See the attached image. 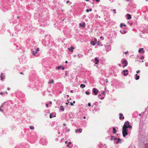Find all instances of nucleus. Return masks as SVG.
Returning a JSON list of instances; mask_svg holds the SVG:
<instances>
[{
	"instance_id": "f257e3e1",
	"label": "nucleus",
	"mask_w": 148,
	"mask_h": 148,
	"mask_svg": "<svg viewBox=\"0 0 148 148\" xmlns=\"http://www.w3.org/2000/svg\"><path fill=\"white\" fill-rule=\"evenodd\" d=\"M122 134L123 136L125 137L127 135L128 133L127 132V129L122 128Z\"/></svg>"
},
{
	"instance_id": "f03ea898",
	"label": "nucleus",
	"mask_w": 148,
	"mask_h": 148,
	"mask_svg": "<svg viewBox=\"0 0 148 148\" xmlns=\"http://www.w3.org/2000/svg\"><path fill=\"white\" fill-rule=\"evenodd\" d=\"M92 92L94 93L95 95H97L99 92V90L95 88H93L92 89Z\"/></svg>"
},
{
	"instance_id": "7ed1b4c3",
	"label": "nucleus",
	"mask_w": 148,
	"mask_h": 148,
	"mask_svg": "<svg viewBox=\"0 0 148 148\" xmlns=\"http://www.w3.org/2000/svg\"><path fill=\"white\" fill-rule=\"evenodd\" d=\"M129 122L128 121H127L125 122L124 123L123 128L125 129H127L128 125H129Z\"/></svg>"
},
{
	"instance_id": "20e7f679",
	"label": "nucleus",
	"mask_w": 148,
	"mask_h": 148,
	"mask_svg": "<svg viewBox=\"0 0 148 148\" xmlns=\"http://www.w3.org/2000/svg\"><path fill=\"white\" fill-rule=\"evenodd\" d=\"M122 64H124V65L123 66V68L127 65V61L126 60H123L122 62Z\"/></svg>"
},
{
	"instance_id": "39448f33",
	"label": "nucleus",
	"mask_w": 148,
	"mask_h": 148,
	"mask_svg": "<svg viewBox=\"0 0 148 148\" xmlns=\"http://www.w3.org/2000/svg\"><path fill=\"white\" fill-rule=\"evenodd\" d=\"M140 147L143 148H148V144L146 143H143L142 145H140Z\"/></svg>"
},
{
	"instance_id": "423d86ee",
	"label": "nucleus",
	"mask_w": 148,
	"mask_h": 148,
	"mask_svg": "<svg viewBox=\"0 0 148 148\" xmlns=\"http://www.w3.org/2000/svg\"><path fill=\"white\" fill-rule=\"evenodd\" d=\"M123 75L125 76H127L128 74V71L127 69L124 70L123 71Z\"/></svg>"
},
{
	"instance_id": "0eeeda50",
	"label": "nucleus",
	"mask_w": 148,
	"mask_h": 148,
	"mask_svg": "<svg viewBox=\"0 0 148 148\" xmlns=\"http://www.w3.org/2000/svg\"><path fill=\"white\" fill-rule=\"evenodd\" d=\"M99 60L98 59V58H95V64H98L99 62Z\"/></svg>"
},
{
	"instance_id": "6e6552de",
	"label": "nucleus",
	"mask_w": 148,
	"mask_h": 148,
	"mask_svg": "<svg viewBox=\"0 0 148 148\" xmlns=\"http://www.w3.org/2000/svg\"><path fill=\"white\" fill-rule=\"evenodd\" d=\"M0 77L1 78V80H2L5 78V76L3 75V73H1Z\"/></svg>"
},
{
	"instance_id": "1a4fd4ad",
	"label": "nucleus",
	"mask_w": 148,
	"mask_h": 148,
	"mask_svg": "<svg viewBox=\"0 0 148 148\" xmlns=\"http://www.w3.org/2000/svg\"><path fill=\"white\" fill-rule=\"evenodd\" d=\"M119 115L120 116L119 118L120 119H122L123 120L124 118V116H123V114L121 113H120L119 114Z\"/></svg>"
},
{
	"instance_id": "9d476101",
	"label": "nucleus",
	"mask_w": 148,
	"mask_h": 148,
	"mask_svg": "<svg viewBox=\"0 0 148 148\" xmlns=\"http://www.w3.org/2000/svg\"><path fill=\"white\" fill-rule=\"evenodd\" d=\"M121 139L119 138L117 139V141L116 142V144L121 143Z\"/></svg>"
},
{
	"instance_id": "9b49d317",
	"label": "nucleus",
	"mask_w": 148,
	"mask_h": 148,
	"mask_svg": "<svg viewBox=\"0 0 148 148\" xmlns=\"http://www.w3.org/2000/svg\"><path fill=\"white\" fill-rule=\"evenodd\" d=\"M56 114H55L52 113L50 114L49 117L50 118H52L53 117H56Z\"/></svg>"
},
{
	"instance_id": "f8f14e48",
	"label": "nucleus",
	"mask_w": 148,
	"mask_h": 148,
	"mask_svg": "<svg viewBox=\"0 0 148 148\" xmlns=\"http://www.w3.org/2000/svg\"><path fill=\"white\" fill-rule=\"evenodd\" d=\"M85 22H83L82 23H80L79 25L80 26L83 27H85Z\"/></svg>"
},
{
	"instance_id": "ddd939ff",
	"label": "nucleus",
	"mask_w": 148,
	"mask_h": 148,
	"mask_svg": "<svg viewBox=\"0 0 148 148\" xmlns=\"http://www.w3.org/2000/svg\"><path fill=\"white\" fill-rule=\"evenodd\" d=\"M126 16L127 17V19L128 20H130L131 18V16L130 14H126Z\"/></svg>"
},
{
	"instance_id": "4468645a",
	"label": "nucleus",
	"mask_w": 148,
	"mask_h": 148,
	"mask_svg": "<svg viewBox=\"0 0 148 148\" xmlns=\"http://www.w3.org/2000/svg\"><path fill=\"white\" fill-rule=\"evenodd\" d=\"M144 49L143 48H141L138 51V52L139 53H140L141 52H142L143 53H144L145 52V51L143 50Z\"/></svg>"
},
{
	"instance_id": "2eb2a0df",
	"label": "nucleus",
	"mask_w": 148,
	"mask_h": 148,
	"mask_svg": "<svg viewBox=\"0 0 148 148\" xmlns=\"http://www.w3.org/2000/svg\"><path fill=\"white\" fill-rule=\"evenodd\" d=\"M69 51H70L71 52H73V49H74L73 47L71 46L70 48H69Z\"/></svg>"
},
{
	"instance_id": "dca6fc26",
	"label": "nucleus",
	"mask_w": 148,
	"mask_h": 148,
	"mask_svg": "<svg viewBox=\"0 0 148 148\" xmlns=\"http://www.w3.org/2000/svg\"><path fill=\"white\" fill-rule=\"evenodd\" d=\"M60 109L62 111H64V107L63 106H60Z\"/></svg>"
},
{
	"instance_id": "f3484780",
	"label": "nucleus",
	"mask_w": 148,
	"mask_h": 148,
	"mask_svg": "<svg viewBox=\"0 0 148 148\" xmlns=\"http://www.w3.org/2000/svg\"><path fill=\"white\" fill-rule=\"evenodd\" d=\"M113 134H116V130L115 129V128L114 127H113Z\"/></svg>"
},
{
	"instance_id": "a211bd4d",
	"label": "nucleus",
	"mask_w": 148,
	"mask_h": 148,
	"mask_svg": "<svg viewBox=\"0 0 148 148\" xmlns=\"http://www.w3.org/2000/svg\"><path fill=\"white\" fill-rule=\"evenodd\" d=\"M123 26L124 27H126V25L125 24H123L122 23H121L120 25V27L121 28H122Z\"/></svg>"
},
{
	"instance_id": "6ab92c4d",
	"label": "nucleus",
	"mask_w": 148,
	"mask_h": 148,
	"mask_svg": "<svg viewBox=\"0 0 148 148\" xmlns=\"http://www.w3.org/2000/svg\"><path fill=\"white\" fill-rule=\"evenodd\" d=\"M80 87L82 88H84L85 87V85L84 84H81L80 85Z\"/></svg>"
},
{
	"instance_id": "aec40b11",
	"label": "nucleus",
	"mask_w": 148,
	"mask_h": 148,
	"mask_svg": "<svg viewBox=\"0 0 148 148\" xmlns=\"http://www.w3.org/2000/svg\"><path fill=\"white\" fill-rule=\"evenodd\" d=\"M135 76H136V77L135 78V79L136 80H138L139 78V77L138 75L137 74H136L135 75Z\"/></svg>"
},
{
	"instance_id": "412c9836",
	"label": "nucleus",
	"mask_w": 148,
	"mask_h": 148,
	"mask_svg": "<svg viewBox=\"0 0 148 148\" xmlns=\"http://www.w3.org/2000/svg\"><path fill=\"white\" fill-rule=\"evenodd\" d=\"M32 54L34 55H35L36 53H37V51H32Z\"/></svg>"
},
{
	"instance_id": "4be33fe9",
	"label": "nucleus",
	"mask_w": 148,
	"mask_h": 148,
	"mask_svg": "<svg viewBox=\"0 0 148 148\" xmlns=\"http://www.w3.org/2000/svg\"><path fill=\"white\" fill-rule=\"evenodd\" d=\"M90 44L91 45L94 46L95 45V42L93 41H92L90 42Z\"/></svg>"
},
{
	"instance_id": "5701e85b",
	"label": "nucleus",
	"mask_w": 148,
	"mask_h": 148,
	"mask_svg": "<svg viewBox=\"0 0 148 148\" xmlns=\"http://www.w3.org/2000/svg\"><path fill=\"white\" fill-rule=\"evenodd\" d=\"M120 32L122 34H125L126 32V31L125 30H121Z\"/></svg>"
},
{
	"instance_id": "b1692460",
	"label": "nucleus",
	"mask_w": 148,
	"mask_h": 148,
	"mask_svg": "<svg viewBox=\"0 0 148 148\" xmlns=\"http://www.w3.org/2000/svg\"><path fill=\"white\" fill-rule=\"evenodd\" d=\"M78 56L79 58H81L83 57V55L81 54H79L78 55Z\"/></svg>"
},
{
	"instance_id": "393cba45",
	"label": "nucleus",
	"mask_w": 148,
	"mask_h": 148,
	"mask_svg": "<svg viewBox=\"0 0 148 148\" xmlns=\"http://www.w3.org/2000/svg\"><path fill=\"white\" fill-rule=\"evenodd\" d=\"M92 10L91 8H90L89 9H87L86 10V12H88L89 11H91Z\"/></svg>"
},
{
	"instance_id": "a878e982",
	"label": "nucleus",
	"mask_w": 148,
	"mask_h": 148,
	"mask_svg": "<svg viewBox=\"0 0 148 148\" xmlns=\"http://www.w3.org/2000/svg\"><path fill=\"white\" fill-rule=\"evenodd\" d=\"M62 65H60V66L56 67V69H60L62 68Z\"/></svg>"
},
{
	"instance_id": "bb28decb",
	"label": "nucleus",
	"mask_w": 148,
	"mask_h": 148,
	"mask_svg": "<svg viewBox=\"0 0 148 148\" xmlns=\"http://www.w3.org/2000/svg\"><path fill=\"white\" fill-rule=\"evenodd\" d=\"M115 138H116L114 137V136H112L111 137V138L110 139V140H114Z\"/></svg>"
},
{
	"instance_id": "cd10ccee",
	"label": "nucleus",
	"mask_w": 148,
	"mask_h": 148,
	"mask_svg": "<svg viewBox=\"0 0 148 148\" xmlns=\"http://www.w3.org/2000/svg\"><path fill=\"white\" fill-rule=\"evenodd\" d=\"M54 80L53 79H52L51 81H49V82H48V84H50V83H54Z\"/></svg>"
},
{
	"instance_id": "c85d7f7f",
	"label": "nucleus",
	"mask_w": 148,
	"mask_h": 148,
	"mask_svg": "<svg viewBox=\"0 0 148 148\" xmlns=\"http://www.w3.org/2000/svg\"><path fill=\"white\" fill-rule=\"evenodd\" d=\"M78 131L79 133H81L82 131V129H78Z\"/></svg>"
},
{
	"instance_id": "c756f323",
	"label": "nucleus",
	"mask_w": 148,
	"mask_h": 148,
	"mask_svg": "<svg viewBox=\"0 0 148 148\" xmlns=\"http://www.w3.org/2000/svg\"><path fill=\"white\" fill-rule=\"evenodd\" d=\"M85 93L87 95H89L90 94V93H89L88 91H86L85 92Z\"/></svg>"
},
{
	"instance_id": "7c9ffc66",
	"label": "nucleus",
	"mask_w": 148,
	"mask_h": 148,
	"mask_svg": "<svg viewBox=\"0 0 148 148\" xmlns=\"http://www.w3.org/2000/svg\"><path fill=\"white\" fill-rule=\"evenodd\" d=\"M1 107H3V106H2L1 107H0V111L3 112V110L1 108Z\"/></svg>"
},
{
	"instance_id": "2f4dec72",
	"label": "nucleus",
	"mask_w": 148,
	"mask_h": 148,
	"mask_svg": "<svg viewBox=\"0 0 148 148\" xmlns=\"http://www.w3.org/2000/svg\"><path fill=\"white\" fill-rule=\"evenodd\" d=\"M29 128L31 130H34V127L33 126H30Z\"/></svg>"
},
{
	"instance_id": "473e14b6",
	"label": "nucleus",
	"mask_w": 148,
	"mask_h": 148,
	"mask_svg": "<svg viewBox=\"0 0 148 148\" xmlns=\"http://www.w3.org/2000/svg\"><path fill=\"white\" fill-rule=\"evenodd\" d=\"M117 138H115L114 140V142L115 143H116V141H117Z\"/></svg>"
},
{
	"instance_id": "72a5a7b5",
	"label": "nucleus",
	"mask_w": 148,
	"mask_h": 148,
	"mask_svg": "<svg viewBox=\"0 0 148 148\" xmlns=\"http://www.w3.org/2000/svg\"><path fill=\"white\" fill-rule=\"evenodd\" d=\"M71 142H69L68 143V144L67 145V147H69V145L70 144H71Z\"/></svg>"
},
{
	"instance_id": "f704fd0d",
	"label": "nucleus",
	"mask_w": 148,
	"mask_h": 148,
	"mask_svg": "<svg viewBox=\"0 0 148 148\" xmlns=\"http://www.w3.org/2000/svg\"><path fill=\"white\" fill-rule=\"evenodd\" d=\"M105 91H103L102 92H101V94L102 95H105Z\"/></svg>"
},
{
	"instance_id": "c9c22d12",
	"label": "nucleus",
	"mask_w": 148,
	"mask_h": 148,
	"mask_svg": "<svg viewBox=\"0 0 148 148\" xmlns=\"http://www.w3.org/2000/svg\"><path fill=\"white\" fill-rule=\"evenodd\" d=\"M144 58V56H142L140 58V59L143 60Z\"/></svg>"
},
{
	"instance_id": "e433bc0d",
	"label": "nucleus",
	"mask_w": 148,
	"mask_h": 148,
	"mask_svg": "<svg viewBox=\"0 0 148 148\" xmlns=\"http://www.w3.org/2000/svg\"><path fill=\"white\" fill-rule=\"evenodd\" d=\"M36 51H39V48H37L36 49Z\"/></svg>"
},
{
	"instance_id": "4c0bfd02",
	"label": "nucleus",
	"mask_w": 148,
	"mask_h": 148,
	"mask_svg": "<svg viewBox=\"0 0 148 148\" xmlns=\"http://www.w3.org/2000/svg\"><path fill=\"white\" fill-rule=\"evenodd\" d=\"M100 39H101V40H103L104 39V37L103 36H101L100 37Z\"/></svg>"
},
{
	"instance_id": "58836bf2",
	"label": "nucleus",
	"mask_w": 148,
	"mask_h": 148,
	"mask_svg": "<svg viewBox=\"0 0 148 148\" xmlns=\"http://www.w3.org/2000/svg\"><path fill=\"white\" fill-rule=\"evenodd\" d=\"M132 127V126L130 125V124H129V125H128L127 128H131Z\"/></svg>"
},
{
	"instance_id": "ea45409f",
	"label": "nucleus",
	"mask_w": 148,
	"mask_h": 148,
	"mask_svg": "<svg viewBox=\"0 0 148 148\" xmlns=\"http://www.w3.org/2000/svg\"><path fill=\"white\" fill-rule=\"evenodd\" d=\"M145 65L146 66H148V63L146 62L145 64Z\"/></svg>"
},
{
	"instance_id": "a19ab883",
	"label": "nucleus",
	"mask_w": 148,
	"mask_h": 148,
	"mask_svg": "<svg viewBox=\"0 0 148 148\" xmlns=\"http://www.w3.org/2000/svg\"><path fill=\"white\" fill-rule=\"evenodd\" d=\"M88 106L89 107L91 106V103H88Z\"/></svg>"
},
{
	"instance_id": "79ce46f5",
	"label": "nucleus",
	"mask_w": 148,
	"mask_h": 148,
	"mask_svg": "<svg viewBox=\"0 0 148 148\" xmlns=\"http://www.w3.org/2000/svg\"><path fill=\"white\" fill-rule=\"evenodd\" d=\"M140 70H138V71H137L136 72V73H140Z\"/></svg>"
},
{
	"instance_id": "37998d69",
	"label": "nucleus",
	"mask_w": 148,
	"mask_h": 148,
	"mask_svg": "<svg viewBox=\"0 0 148 148\" xmlns=\"http://www.w3.org/2000/svg\"><path fill=\"white\" fill-rule=\"evenodd\" d=\"M78 129H76L75 130V132L76 133H77V132L78 131Z\"/></svg>"
},
{
	"instance_id": "c03bdc74",
	"label": "nucleus",
	"mask_w": 148,
	"mask_h": 148,
	"mask_svg": "<svg viewBox=\"0 0 148 148\" xmlns=\"http://www.w3.org/2000/svg\"><path fill=\"white\" fill-rule=\"evenodd\" d=\"M71 106H73L74 105L73 103H72V102H71Z\"/></svg>"
},
{
	"instance_id": "a18cd8bd",
	"label": "nucleus",
	"mask_w": 148,
	"mask_h": 148,
	"mask_svg": "<svg viewBox=\"0 0 148 148\" xmlns=\"http://www.w3.org/2000/svg\"><path fill=\"white\" fill-rule=\"evenodd\" d=\"M104 97H101L100 98V99H104Z\"/></svg>"
},
{
	"instance_id": "49530a36",
	"label": "nucleus",
	"mask_w": 148,
	"mask_h": 148,
	"mask_svg": "<svg viewBox=\"0 0 148 148\" xmlns=\"http://www.w3.org/2000/svg\"><path fill=\"white\" fill-rule=\"evenodd\" d=\"M113 11L114 12V14H115L116 13V10L115 9H114L113 10Z\"/></svg>"
},
{
	"instance_id": "de8ad7c7",
	"label": "nucleus",
	"mask_w": 148,
	"mask_h": 148,
	"mask_svg": "<svg viewBox=\"0 0 148 148\" xmlns=\"http://www.w3.org/2000/svg\"><path fill=\"white\" fill-rule=\"evenodd\" d=\"M4 93H3V92H1L0 94L1 95H3Z\"/></svg>"
},
{
	"instance_id": "09e8293b",
	"label": "nucleus",
	"mask_w": 148,
	"mask_h": 148,
	"mask_svg": "<svg viewBox=\"0 0 148 148\" xmlns=\"http://www.w3.org/2000/svg\"><path fill=\"white\" fill-rule=\"evenodd\" d=\"M106 83L108 82V79H106Z\"/></svg>"
},
{
	"instance_id": "8fccbe9b",
	"label": "nucleus",
	"mask_w": 148,
	"mask_h": 148,
	"mask_svg": "<svg viewBox=\"0 0 148 148\" xmlns=\"http://www.w3.org/2000/svg\"><path fill=\"white\" fill-rule=\"evenodd\" d=\"M46 107H48V104H47V103L46 104Z\"/></svg>"
},
{
	"instance_id": "3c124183",
	"label": "nucleus",
	"mask_w": 148,
	"mask_h": 148,
	"mask_svg": "<svg viewBox=\"0 0 148 148\" xmlns=\"http://www.w3.org/2000/svg\"><path fill=\"white\" fill-rule=\"evenodd\" d=\"M70 92L71 93H73L74 92V91L73 90H71Z\"/></svg>"
},
{
	"instance_id": "603ef678",
	"label": "nucleus",
	"mask_w": 148,
	"mask_h": 148,
	"mask_svg": "<svg viewBox=\"0 0 148 148\" xmlns=\"http://www.w3.org/2000/svg\"><path fill=\"white\" fill-rule=\"evenodd\" d=\"M97 2H99L100 1V0H96Z\"/></svg>"
},
{
	"instance_id": "864d4df0",
	"label": "nucleus",
	"mask_w": 148,
	"mask_h": 148,
	"mask_svg": "<svg viewBox=\"0 0 148 148\" xmlns=\"http://www.w3.org/2000/svg\"><path fill=\"white\" fill-rule=\"evenodd\" d=\"M62 70H64V67H62Z\"/></svg>"
},
{
	"instance_id": "5fc2aeb1",
	"label": "nucleus",
	"mask_w": 148,
	"mask_h": 148,
	"mask_svg": "<svg viewBox=\"0 0 148 148\" xmlns=\"http://www.w3.org/2000/svg\"><path fill=\"white\" fill-rule=\"evenodd\" d=\"M69 103V102H66V105H68V103Z\"/></svg>"
},
{
	"instance_id": "6e6d98bb",
	"label": "nucleus",
	"mask_w": 148,
	"mask_h": 148,
	"mask_svg": "<svg viewBox=\"0 0 148 148\" xmlns=\"http://www.w3.org/2000/svg\"><path fill=\"white\" fill-rule=\"evenodd\" d=\"M7 89H8V90H10V88H9H9H7Z\"/></svg>"
},
{
	"instance_id": "4d7b16f0",
	"label": "nucleus",
	"mask_w": 148,
	"mask_h": 148,
	"mask_svg": "<svg viewBox=\"0 0 148 148\" xmlns=\"http://www.w3.org/2000/svg\"><path fill=\"white\" fill-rule=\"evenodd\" d=\"M101 96V95H98V97L99 98Z\"/></svg>"
},
{
	"instance_id": "13d9d810",
	"label": "nucleus",
	"mask_w": 148,
	"mask_h": 148,
	"mask_svg": "<svg viewBox=\"0 0 148 148\" xmlns=\"http://www.w3.org/2000/svg\"><path fill=\"white\" fill-rule=\"evenodd\" d=\"M67 143H68V142H67V141H65V143L66 144Z\"/></svg>"
},
{
	"instance_id": "bf43d9fd",
	"label": "nucleus",
	"mask_w": 148,
	"mask_h": 148,
	"mask_svg": "<svg viewBox=\"0 0 148 148\" xmlns=\"http://www.w3.org/2000/svg\"><path fill=\"white\" fill-rule=\"evenodd\" d=\"M69 1H66V3H69Z\"/></svg>"
},
{
	"instance_id": "052dcab7",
	"label": "nucleus",
	"mask_w": 148,
	"mask_h": 148,
	"mask_svg": "<svg viewBox=\"0 0 148 148\" xmlns=\"http://www.w3.org/2000/svg\"><path fill=\"white\" fill-rule=\"evenodd\" d=\"M70 131V129H68V130H67V132H69Z\"/></svg>"
},
{
	"instance_id": "680f3d73",
	"label": "nucleus",
	"mask_w": 148,
	"mask_h": 148,
	"mask_svg": "<svg viewBox=\"0 0 148 148\" xmlns=\"http://www.w3.org/2000/svg\"><path fill=\"white\" fill-rule=\"evenodd\" d=\"M119 66H121V64H119Z\"/></svg>"
},
{
	"instance_id": "e2e57ef3",
	"label": "nucleus",
	"mask_w": 148,
	"mask_h": 148,
	"mask_svg": "<svg viewBox=\"0 0 148 148\" xmlns=\"http://www.w3.org/2000/svg\"><path fill=\"white\" fill-rule=\"evenodd\" d=\"M75 103V101H73V103Z\"/></svg>"
},
{
	"instance_id": "0e129e2a",
	"label": "nucleus",
	"mask_w": 148,
	"mask_h": 148,
	"mask_svg": "<svg viewBox=\"0 0 148 148\" xmlns=\"http://www.w3.org/2000/svg\"><path fill=\"white\" fill-rule=\"evenodd\" d=\"M67 62H67V61H65V63H67Z\"/></svg>"
},
{
	"instance_id": "69168bd1",
	"label": "nucleus",
	"mask_w": 148,
	"mask_h": 148,
	"mask_svg": "<svg viewBox=\"0 0 148 148\" xmlns=\"http://www.w3.org/2000/svg\"><path fill=\"white\" fill-rule=\"evenodd\" d=\"M127 53H128V52L127 51L126 52H125V54H127Z\"/></svg>"
},
{
	"instance_id": "338daca9",
	"label": "nucleus",
	"mask_w": 148,
	"mask_h": 148,
	"mask_svg": "<svg viewBox=\"0 0 148 148\" xmlns=\"http://www.w3.org/2000/svg\"><path fill=\"white\" fill-rule=\"evenodd\" d=\"M128 148H133L132 147H130Z\"/></svg>"
},
{
	"instance_id": "774afa93",
	"label": "nucleus",
	"mask_w": 148,
	"mask_h": 148,
	"mask_svg": "<svg viewBox=\"0 0 148 148\" xmlns=\"http://www.w3.org/2000/svg\"><path fill=\"white\" fill-rule=\"evenodd\" d=\"M63 125L64 126H65L66 125V124L65 123H64L63 124Z\"/></svg>"
}]
</instances>
